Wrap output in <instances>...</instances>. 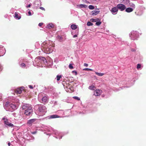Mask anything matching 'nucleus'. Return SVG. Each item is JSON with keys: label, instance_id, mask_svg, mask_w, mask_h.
Returning <instances> with one entry per match:
<instances>
[{"label": "nucleus", "instance_id": "obj_1", "mask_svg": "<svg viewBox=\"0 0 146 146\" xmlns=\"http://www.w3.org/2000/svg\"><path fill=\"white\" fill-rule=\"evenodd\" d=\"M41 46L42 50L46 54H50L53 51V46L51 45H47L46 42H43Z\"/></svg>", "mask_w": 146, "mask_h": 146}, {"label": "nucleus", "instance_id": "obj_2", "mask_svg": "<svg viewBox=\"0 0 146 146\" xmlns=\"http://www.w3.org/2000/svg\"><path fill=\"white\" fill-rule=\"evenodd\" d=\"M20 109L25 111L24 113L27 115H29L33 112L31 106L29 104H25L21 106Z\"/></svg>", "mask_w": 146, "mask_h": 146}, {"label": "nucleus", "instance_id": "obj_3", "mask_svg": "<svg viewBox=\"0 0 146 146\" xmlns=\"http://www.w3.org/2000/svg\"><path fill=\"white\" fill-rule=\"evenodd\" d=\"M38 111L42 113V115H44L46 112V108L45 106H40L38 108Z\"/></svg>", "mask_w": 146, "mask_h": 146}, {"label": "nucleus", "instance_id": "obj_4", "mask_svg": "<svg viewBox=\"0 0 146 146\" xmlns=\"http://www.w3.org/2000/svg\"><path fill=\"white\" fill-rule=\"evenodd\" d=\"M138 35V32L136 31H132L131 33V34H130V36L131 37V38L133 40H135L136 39V38H133V37L131 36H134L135 37H137Z\"/></svg>", "mask_w": 146, "mask_h": 146}, {"label": "nucleus", "instance_id": "obj_5", "mask_svg": "<svg viewBox=\"0 0 146 146\" xmlns=\"http://www.w3.org/2000/svg\"><path fill=\"white\" fill-rule=\"evenodd\" d=\"M2 120L4 121L5 124L7 125L9 127H13L14 125L12 123H10L8 121V120L5 118H3Z\"/></svg>", "mask_w": 146, "mask_h": 146}, {"label": "nucleus", "instance_id": "obj_6", "mask_svg": "<svg viewBox=\"0 0 146 146\" xmlns=\"http://www.w3.org/2000/svg\"><path fill=\"white\" fill-rule=\"evenodd\" d=\"M117 7L118 9H119L121 11L124 10L126 8L125 6L121 4H118L117 5Z\"/></svg>", "mask_w": 146, "mask_h": 146}, {"label": "nucleus", "instance_id": "obj_7", "mask_svg": "<svg viewBox=\"0 0 146 146\" xmlns=\"http://www.w3.org/2000/svg\"><path fill=\"white\" fill-rule=\"evenodd\" d=\"M102 92V90L96 89L94 91V94L96 96H99L101 94Z\"/></svg>", "mask_w": 146, "mask_h": 146}, {"label": "nucleus", "instance_id": "obj_8", "mask_svg": "<svg viewBox=\"0 0 146 146\" xmlns=\"http://www.w3.org/2000/svg\"><path fill=\"white\" fill-rule=\"evenodd\" d=\"M40 59H38V58L36 59V60H38V61L39 62H41V63L44 64L45 63V62H46V59L43 57H41V58H40Z\"/></svg>", "mask_w": 146, "mask_h": 146}, {"label": "nucleus", "instance_id": "obj_9", "mask_svg": "<svg viewBox=\"0 0 146 146\" xmlns=\"http://www.w3.org/2000/svg\"><path fill=\"white\" fill-rule=\"evenodd\" d=\"M42 103H46L48 102V98L47 96H44L42 99Z\"/></svg>", "mask_w": 146, "mask_h": 146}, {"label": "nucleus", "instance_id": "obj_10", "mask_svg": "<svg viewBox=\"0 0 146 146\" xmlns=\"http://www.w3.org/2000/svg\"><path fill=\"white\" fill-rule=\"evenodd\" d=\"M35 119H31L29 121L27 122V124L29 126H31L33 123L35 121Z\"/></svg>", "mask_w": 146, "mask_h": 146}, {"label": "nucleus", "instance_id": "obj_11", "mask_svg": "<svg viewBox=\"0 0 146 146\" xmlns=\"http://www.w3.org/2000/svg\"><path fill=\"white\" fill-rule=\"evenodd\" d=\"M25 88L24 87H21L19 88V94L22 93V91H23L24 92H26L25 90Z\"/></svg>", "mask_w": 146, "mask_h": 146}, {"label": "nucleus", "instance_id": "obj_12", "mask_svg": "<svg viewBox=\"0 0 146 146\" xmlns=\"http://www.w3.org/2000/svg\"><path fill=\"white\" fill-rule=\"evenodd\" d=\"M118 9L117 7H114L111 10V11L112 13H115L118 11Z\"/></svg>", "mask_w": 146, "mask_h": 146}, {"label": "nucleus", "instance_id": "obj_13", "mask_svg": "<svg viewBox=\"0 0 146 146\" xmlns=\"http://www.w3.org/2000/svg\"><path fill=\"white\" fill-rule=\"evenodd\" d=\"M77 7L79 8H86L87 7V6L86 5L80 4L77 5Z\"/></svg>", "mask_w": 146, "mask_h": 146}, {"label": "nucleus", "instance_id": "obj_14", "mask_svg": "<svg viewBox=\"0 0 146 146\" xmlns=\"http://www.w3.org/2000/svg\"><path fill=\"white\" fill-rule=\"evenodd\" d=\"M49 119H52L56 118H59L60 117V116H58L57 115H50L49 116Z\"/></svg>", "mask_w": 146, "mask_h": 146}, {"label": "nucleus", "instance_id": "obj_15", "mask_svg": "<svg viewBox=\"0 0 146 146\" xmlns=\"http://www.w3.org/2000/svg\"><path fill=\"white\" fill-rule=\"evenodd\" d=\"M100 12L99 11L95 10L92 12V15H95L98 14Z\"/></svg>", "mask_w": 146, "mask_h": 146}, {"label": "nucleus", "instance_id": "obj_16", "mask_svg": "<svg viewBox=\"0 0 146 146\" xmlns=\"http://www.w3.org/2000/svg\"><path fill=\"white\" fill-rule=\"evenodd\" d=\"M88 88L90 90H94L96 89V87L95 86L93 85H92L89 87Z\"/></svg>", "mask_w": 146, "mask_h": 146}, {"label": "nucleus", "instance_id": "obj_17", "mask_svg": "<svg viewBox=\"0 0 146 146\" xmlns=\"http://www.w3.org/2000/svg\"><path fill=\"white\" fill-rule=\"evenodd\" d=\"M133 10L132 8L128 7L126 9L125 11L129 13L132 11Z\"/></svg>", "mask_w": 146, "mask_h": 146}, {"label": "nucleus", "instance_id": "obj_18", "mask_svg": "<svg viewBox=\"0 0 146 146\" xmlns=\"http://www.w3.org/2000/svg\"><path fill=\"white\" fill-rule=\"evenodd\" d=\"M9 106L11 107L14 110L17 109V108H16V105L15 104H10V105H9Z\"/></svg>", "mask_w": 146, "mask_h": 146}, {"label": "nucleus", "instance_id": "obj_19", "mask_svg": "<svg viewBox=\"0 0 146 146\" xmlns=\"http://www.w3.org/2000/svg\"><path fill=\"white\" fill-rule=\"evenodd\" d=\"M77 27V26L75 24H72L71 26V28L73 30L76 29Z\"/></svg>", "mask_w": 146, "mask_h": 146}, {"label": "nucleus", "instance_id": "obj_20", "mask_svg": "<svg viewBox=\"0 0 146 146\" xmlns=\"http://www.w3.org/2000/svg\"><path fill=\"white\" fill-rule=\"evenodd\" d=\"M54 27V25L51 23L48 25L47 26V28L48 29H51Z\"/></svg>", "mask_w": 146, "mask_h": 146}, {"label": "nucleus", "instance_id": "obj_21", "mask_svg": "<svg viewBox=\"0 0 146 146\" xmlns=\"http://www.w3.org/2000/svg\"><path fill=\"white\" fill-rule=\"evenodd\" d=\"M95 73L98 76H102L104 74V73H99L97 72H95Z\"/></svg>", "mask_w": 146, "mask_h": 146}, {"label": "nucleus", "instance_id": "obj_22", "mask_svg": "<svg viewBox=\"0 0 146 146\" xmlns=\"http://www.w3.org/2000/svg\"><path fill=\"white\" fill-rule=\"evenodd\" d=\"M123 1V3L125 4H127L129 2V0H121Z\"/></svg>", "mask_w": 146, "mask_h": 146}, {"label": "nucleus", "instance_id": "obj_23", "mask_svg": "<svg viewBox=\"0 0 146 146\" xmlns=\"http://www.w3.org/2000/svg\"><path fill=\"white\" fill-rule=\"evenodd\" d=\"M128 6L131 7L133 8H135V5L134 4L132 3H129Z\"/></svg>", "mask_w": 146, "mask_h": 146}, {"label": "nucleus", "instance_id": "obj_24", "mask_svg": "<svg viewBox=\"0 0 146 146\" xmlns=\"http://www.w3.org/2000/svg\"><path fill=\"white\" fill-rule=\"evenodd\" d=\"M90 9H94V7L92 5H90L88 7Z\"/></svg>", "mask_w": 146, "mask_h": 146}, {"label": "nucleus", "instance_id": "obj_25", "mask_svg": "<svg viewBox=\"0 0 146 146\" xmlns=\"http://www.w3.org/2000/svg\"><path fill=\"white\" fill-rule=\"evenodd\" d=\"M62 77V76L61 75H57L56 76L57 78V81H59L60 80V78Z\"/></svg>", "mask_w": 146, "mask_h": 146}, {"label": "nucleus", "instance_id": "obj_26", "mask_svg": "<svg viewBox=\"0 0 146 146\" xmlns=\"http://www.w3.org/2000/svg\"><path fill=\"white\" fill-rule=\"evenodd\" d=\"M87 24L88 26H92L93 25V24L92 23L89 21H88L87 22Z\"/></svg>", "mask_w": 146, "mask_h": 146}, {"label": "nucleus", "instance_id": "obj_27", "mask_svg": "<svg viewBox=\"0 0 146 146\" xmlns=\"http://www.w3.org/2000/svg\"><path fill=\"white\" fill-rule=\"evenodd\" d=\"M20 66L22 68H24L25 67L26 65L24 63H22L21 64Z\"/></svg>", "mask_w": 146, "mask_h": 146}, {"label": "nucleus", "instance_id": "obj_28", "mask_svg": "<svg viewBox=\"0 0 146 146\" xmlns=\"http://www.w3.org/2000/svg\"><path fill=\"white\" fill-rule=\"evenodd\" d=\"M83 70H87V71H92L93 70L92 69L88 68H84L83 69Z\"/></svg>", "mask_w": 146, "mask_h": 146}, {"label": "nucleus", "instance_id": "obj_29", "mask_svg": "<svg viewBox=\"0 0 146 146\" xmlns=\"http://www.w3.org/2000/svg\"><path fill=\"white\" fill-rule=\"evenodd\" d=\"M102 23L101 22V21H98L96 23V25L98 26L100 25Z\"/></svg>", "mask_w": 146, "mask_h": 146}, {"label": "nucleus", "instance_id": "obj_30", "mask_svg": "<svg viewBox=\"0 0 146 146\" xmlns=\"http://www.w3.org/2000/svg\"><path fill=\"white\" fill-rule=\"evenodd\" d=\"M5 105L7 107H9V105H10V104L9 102H7L5 103Z\"/></svg>", "mask_w": 146, "mask_h": 146}, {"label": "nucleus", "instance_id": "obj_31", "mask_svg": "<svg viewBox=\"0 0 146 146\" xmlns=\"http://www.w3.org/2000/svg\"><path fill=\"white\" fill-rule=\"evenodd\" d=\"M73 98L74 99L77 100H80V98H78V97L77 96H74L73 97Z\"/></svg>", "mask_w": 146, "mask_h": 146}, {"label": "nucleus", "instance_id": "obj_32", "mask_svg": "<svg viewBox=\"0 0 146 146\" xmlns=\"http://www.w3.org/2000/svg\"><path fill=\"white\" fill-rule=\"evenodd\" d=\"M69 68L70 69H73V68H74L73 66H72V64H70L69 65Z\"/></svg>", "mask_w": 146, "mask_h": 146}, {"label": "nucleus", "instance_id": "obj_33", "mask_svg": "<svg viewBox=\"0 0 146 146\" xmlns=\"http://www.w3.org/2000/svg\"><path fill=\"white\" fill-rule=\"evenodd\" d=\"M141 67V65L140 64H138L137 65V68L139 69Z\"/></svg>", "mask_w": 146, "mask_h": 146}, {"label": "nucleus", "instance_id": "obj_34", "mask_svg": "<svg viewBox=\"0 0 146 146\" xmlns=\"http://www.w3.org/2000/svg\"><path fill=\"white\" fill-rule=\"evenodd\" d=\"M15 17L16 18H18V15L16 13L15 14Z\"/></svg>", "mask_w": 146, "mask_h": 146}, {"label": "nucleus", "instance_id": "obj_35", "mask_svg": "<svg viewBox=\"0 0 146 146\" xmlns=\"http://www.w3.org/2000/svg\"><path fill=\"white\" fill-rule=\"evenodd\" d=\"M15 93L17 95H18V90H15Z\"/></svg>", "mask_w": 146, "mask_h": 146}, {"label": "nucleus", "instance_id": "obj_36", "mask_svg": "<svg viewBox=\"0 0 146 146\" xmlns=\"http://www.w3.org/2000/svg\"><path fill=\"white\" fill-rule=\"evenodd\" d=\"M90 21L92 22H96V21H95V19H90Z\"/></svg>", "mask_w": 146, "mask_h": 146}, {"label": "nucleus", "instance_id": "obj_37", "mask_svg": "<svg viewBox=\"0 0 146 146\" xmlns=\"http://www.w3.org/2000/svg\"><path fill=\"white\" fill-rule=\"evenodd\" d=\"M39 8L42 10H43V11L45 10L44 8L42 7H40Z\"/></svg>", "mask_w": 146, "mask_h": 146}, {"label": "nucleus", "instance_id": "obj_38", "mask_svg": "<svg viewBox=\"0 0 146 146\" xmlns=\"http://www.w3.org/2000/svg\"><path fill=\"white\" fill-rule=\"evenodd\" d=\"M72 72L73 73H74L75 74V75H77V73L76 71H75V70L73 71H72Z\"/></svg>", "mask_w": 146, "mask_h": 146}, {"label": "nucleus", "instance_id": "obj_39", "mask_svg": "<svg viewBox=\"0 0 146 146\" xmlns=\"http://www.w3.org/2000/svg\"><path fill=\"white\" fill-rule=\"evenodd\" d=\"M28 86L31 89H33V86L32 85H29Z\"/></svg>", "mask_w": 146, "mask_h": 146}, {"label": "nucleus", "instance_id": "obj_40", "mask_svg": "<svg viewBox=\"0 0 146 146\" xmlns=\"http://www.w3.org/2000/svg\"><path fill=\"white\" fill-rule=\"evenodd\" d=\"M2 100V95L1 94H0V101H1Z\"/></svg>", "mask_w": 146, "mask_h": 146}, {"label": "nucleus", "instance_id": "obj_41", "mask_svg": "<svg viewBox=\"0 0 146 146\" xmlns=\"http://www.w3.org/2000/svg\"><path fill=\"white\" fill-rule=\"evenodd\" d=\"M43 24V23H40L39 24H38V25L40 27H41L42 25Z\"/></svg>", "mask_w": 146, "mask_h": 146}, {"label": "nucleus", "instance_id": "obj_42", "mask_svg": "<svg viewBox=\"0 0 146 146\" xmlns=\"http://www.w3.org/2000/svg\"><path fill=\"white\" fill-rule=\"evenodd\" d=\"M36 132H37L36 131H35L34 132H31V133L32 134H36Z\"/></svg>", "mask_w": 146, "mask_h": 146}, {"label": "nucleus", "instance_id": "obj_43", "mask_svg": "<svg viewBox=\"0 0 146 146\" xmlns=\"http://www.w3.org/2000/svg\"><path fill=\"white\" fill-rule=\"evenodd\" d=\"M84 66L86 67H87L88 66V64L87 63H84Z\"/></svg>", "mask_w": 146, "mask_h": 146}, {"label": "nucleus", "instance_id": "obj_44", "mask_svg": "<svg viewBox=\"0 0 146 146\" xmlns=\"http://www.w3.org/2000/svg\"><path fill=\"white\" fill-rule=\"evenodd\" d=\"M78 36V35H74L73 36V38H76Z\"/></svg>", "mask_w": 146, "mask_h": 146}, {"label": "nucleus", "instance_id": "obj_45", "mask_svg": "<svg viewBox=\"0 0 146 146\" xmlns=\"http://www.w3.org/2000/svg\"><path fill=\"white\" fill-rule=\"evenodd\" d=\"M131 50L132 52H134L135 51V49L133 48L131 49Z\"/></svg>", "mask_w": 146, "mask_h": 146}, {"label": "nucleus", "instance_id": "obj_46", "mask_svg": "<svg viewBox=\"0 0 146 146\" xmlns=\"http://www.w3.org/2000/svg\"><path fill=\"white\" fill-rule=\"evenodd\" d=\"M28 14H29V16H30V15H31V12H30V11H29V12H28Z\"/></svg>", "mask_w": 146, "mask_h": 146}, {"label": "nucleus", "instance_id": "obj_47", "mask_svg": "<svg viewBox=\"0 0 146 146\" xmlns=\"http://www.w3.org/2000/svg\"><path fill=\"white\" fill-rule=\"evenodd\" d=\"M31 6V5L30 4H29V5H28V6H27V8H28V7H30Z\"/></svg>", "mask_w": 146, "mask_h": 146}, {"label": "nucleus", "instance_id": "obj_48", "mask_svg": "<svg viewBox=\"0 0 146 146\" xmlns=\"http://www.w3.org/2000/svg\"><path fill=\"white\" fill-rule=\"evenodd\" d=\"M8 144L9 146L10 145L11 143L10 142H9L8 143Z\"/></svg>", "mask_w": 146, "mask_h": 146}, {"label": "nucleus", "instance_id": "obj_49", "mask_svg": "<svg viewBox=\"0 0 146 146\" xmlns=\"http://www.w3.org/2000/svg\"><path fill=\"white\" fill-rule=\"evenodd\" d=\"M20 18H21V17L19 16V19H20Z\"/></svg>", "mask_w": 146, "mask_h": 146}]
</instances>
